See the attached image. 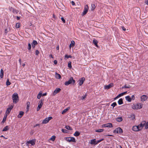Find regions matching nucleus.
<instances>
[{"label": "nucleus", "instance_id": "7", "mask_svg": "<svg viewBox=\"0 0 148 148\" xmlns=\"http://www.w3.org/2000/svg\"><path fill=\"white\" fill-rule=\"evenodd\" d=\"M44 101V99H42L40 100L38 102V111L41 108L42 106L43 105V102Z\"/></svg>", "mask_w": 148, "mask_h": 148}, {"label": "nucleus", "instance_id": "38", "mask_svg": "<svg viewBox=\"0 0 148 148\" xmlns=\"http://www.w3.org/2000/svg\"><path fill=\"white\" fill-rule=\"evenodd\" d=\"M56 77L57 78H58V79H60L61 78V76L60 75V74L57 73H56Z\"/></svg>", "mask_w": 148, "mask_h": 148}, {"label": "nucleus", "instance_id": "20", "mask_svg": "<svg viewBox=\"0 0 148 148\" xmlns=\"http://www.w3.org/2000/svg\"><path fill=\"white\" fill-rule=\"evenodd\" d=\"M96 140L95 139H92L90 140V144H91L95 145H96Z\"/></svg>", "mask_w": 148, "mask_h": 148}, {"label": "nucleus", "instance_id": "3", "mask_svg": "<svg viewBox=\"0 0 148 148\" xmlns=\"http://www.w3.org/2000/svg\"><path fill=\"white\" fill-rule=\"evenodd\" d=\"M75 82V81L73 79V78L71 77L68 81H66L65 82L64 84L65 85H68L72 83L74 84Z\"/></svg>", "mask_w": 148, "mask_h": 148}, {"label": "nucleus", "instance_id": "58", "mask_svg": "<svg viewBox=\"0 0 148 148\" xmlns=\"http://www.w3.org/2000/svg\"><path fill=\"white\" fill-rule=\"evenodd\" d=\"M127 93V91H126V92H122V93H123V95H124Z\"/></svg>", "mask_w": 148, "mask_h": 148}, {"label": "nucleus", "instance_id": "52", "mask_svg": "<svg viewBox=\"0 0 148 148\" xmlns=\"http://www.w3.org/2000/svg\"><path fill=\"white\" fill-rule=\"evenodd\" d=\"M123 88H129V87L127 86L126 85H125L123 87Z\"/></svg>", "mask_w": 148, "mask_h": 148}, {"label": "nucleus", "instance_id": "10", "mask_svg": "<svg viewBox=\"0 0 148 148\" xmlns=\"http://www.w3.org/2000/svg\"><path fill=\"white\" fill-rule=\"evenodd\" d=\"M88 5H86L84 7V11L82 14V15L84 16L86 14L88 11Z\"/></svg>", "mask_w": 148, "mask_h": 148}, {"label": "nucleus", "instance_id": "41", "mask_svg": "<svg viewBox=\"0 0 148 148\" xmlns=\"http://www.w3.org/2000/svg\"><path fill=\"white\" fill-rule=\"evenodd\" d=\"M103 139H102L100 140H97V141H96V144L97 145V144L99 143L100 142H101L103 141Z\"/></svg>", "mask_w": 148, "mask_h": 148}, {"label": "nucleus", "instance_id": "14", "mask_svg": "<svg viewBox=\"0 0 148 148\" xmlns=\"http://www.w3.org/2000/svg\"><path fill=\"white\" fill-rule=\"evenodd\" d=\"M85 80V79L84 77H82L78 81L79 84V86H81L84 83V82Z\"/></svg>", "mask_w": 148, "mask_h": 148}, {"label": "nucleus", "instance_id": "25", "mask_svg": "<svg viewBox=\"0 0 148 148\" xmlns=\"http://www.w3.org/2000/svg\"><path fill=\"white\" fill-rule=\"evenodd\" d=\"M42 91H40L39 92V94L38 95V99H39L42 96Z\"/></svg>", "mask_w": 148, "mask_h": 148}, {"label": "nucleus", "instance_id": "9", "mask_svg": "<svg viewBox=\"0 0 148 148\" xmlns=\"http://www.w3.org/2000/svg\"><path fill=\"white\" fill-rule=\"evenodd\" d=\"M145 121H142L140 124L137 125L138 128V129L140 131L142 129L143 127L145 125Z\"/></svg>", "mask_w": 148, "mask_h": 148}, {"label": "nucleus", "instance_id": "15", "mask_svg": "<svg viewBox=\"0 0 148 148\" xmlns=\"http://www.w3.org/2000/svg\"><path fill=\"white\" fill-rule=\"evenodd\" d=\"M102 127H113V125L111 123H108L103 125Z\"/></svg>", "mask_w": 148, "mask_h": 148}, {"label": "nucleus", "instance_id": "46", "mask_svg": "<svg viewBox=\"0 0 148 148\" xmlns=\"http://www.w3.org/2000/svg\"><path fill=\"white\" fill-rule=\"evenodd\" d=\"M31 46L30 43H29L28 44V49L29 50H30L31 49Z\"/></svg>", "mask_w": 148, "mask_h": 148}, {"label": "nucleus", "instance_id": "39", "mask_svg": "<svg viewBox=\"0 0 148 148\" xmlns=\"http://www.w3.org/2000/svg\"><path fill=\"white\" fill-rule=\"evenodd\" d=\"M11 84L9 80L8 79H7L6 82V84L7 86L10 85Z\"/></svg>", "mask_w": 148, "mask_h": 148}, {"label": "nucleus", "instance_id": "5", "mask_svg": "<svg viewBox=\"0 0 148 148\" xmlns=\"http://www.w3.org/2000/svg\"><path fill=\"white\" fill-rule=\"evenodd\" d=\"M13 107V106L12 105H10L8 106V108H7L5 112V114L7 115H8L10 114L11 111Z\"/></svg>", "mask_w": 148, "mask_h": 148}, {"label": "nucleus", "instance_id": "29", "mask_svg": "<svg viewBox=\"0 0 148 148\" xmlns=\"http://www.w3.org/2000/svg\"><path fill=\"white\" fill-rule=\"evenodd\" d=\"M30 105V103L29 102H27V110L26 111L27 112L29 110Z\"/></svg>", "mask_w": 148, "mask_h": 148}, {"label": "nucleus", "instance_id": "4", "mask_svg": "<svg viewBox=\"0 0 148 148\" xmlns=\"http://www.w3.org/2000/svg\"><path fill=\"white\" fill-rule=\"evenodd\" d=\"M65 140L69 142H73L75 143L76 142L75 138L73 137H66Z\"/></svg>", "mask_w": 148, "mask_h": 148}, {"label": "nucleus", "instance_id": "55", "mask_svg": "<svg viewBox=\"0 0 148 148\" xmlns=\"http://www.w3.org/2000/svg\"><path fill=\"white\" fill-rule=\"evenodd\" d=\"M54 63L55 64H57V61L56 60H54Z\"/></svg>", "mask_w": 148, "mask_h": 148}, {"label": "nucleus", "instance_id": "17", "mask_svg": "<svg viewBox=\"0 0 148 148\" xmlns=\"http://www.w3.org/2000/svg\"><path fill=\"white\" fill-rule=\"evenodd\" d=\"M113 83H110L108 85H105L104 86V88L106 89H108L113 86Z\"/></svg>", "mask_w": 148, "mask_h": 148}, {"label": "nucleus", "instance_id": "47", "mask_svg": "<svg viewBox=\"0 0 148 148\" xmlns=\"http://www.w3.org/2000/svg\"><path fill=\"white\" fill-rule=\"evenodd\" d=\"M61 19L64 23H65V20L64 19L63 17H62L61 18Z\"/></svg>", "mask_w": 148, "mask_h": 148}, {"label": "nucleus", "instance_id": "40", "mask_svg": "<svg viewBox=\"0 0 148 148\" xmlns=\"http://www.w3.org/2000/svg\"><path fill=\"white\" fill-rule=\"evenodd\" d=\"M116 105H117V104H116V102H114L111 104V106H112L113 108L114 107H115Z\"/></svg>", "mask_w": 148, "mask_h": 148}, {"label": "nucleus", "instance_id": "12", "mask_svg": "<svg viewBox=\"0 0 148 148\" xmlns=\"http://www.w3.org/2000/svg\"><path fill=\"white\" fill-rule=\"evenodd\" d=\"M52 119V117L50 116L46 118L42 121V123L43 124H46L49 121Z\"/></svg>", "mask_w": 148, "mask_h": 148}, {"label": "nucleus", "instance_id": "18", "mask_svg": "<svg viewBox=\"0 0 148 148\" xmlns=\"http://www.w3.org/2000/svg\"><path fill=\"white\" fill-rule=\"evenodd\" d=\"M132 130L133 131H134L137 132L140 131L138 128V127L137 126H133L132 128Z\"/></svg>", "mask_w": 148, "mask_h": 148}, {"label": "nucleus", "instance_id": "48", "mask_svg": "<svg viewBox=\"0 0 148 148\" xmlns=\"http://www.w3.org/2000/svg\"><path fill=\"white\" fill-rule=\"evenodd\" d=\"M132 100H134L135 99V96L134 95H132L131 98Z\"/></svg>", "mask_w": 148, "mask_h": 148}, {"label": "nucleus", "instance_id": "33", "mask_svg": "<svg viewBox=\"0 0 148 148\" xmlns=\"http://www.w3.org/2000/svg\"><path fill=\"white\" fill-rule=\"evenodd\" d=\"M65 128L66 129L69 130H72V128L69 125L66 126L65 127Z\"/></svg>", "mask_w": 148, "mask_h": 148}, {"label": "nucleus", "instance_id": "61", "mask_svg": "<svg viewBox=\"0 0 148 148\" xmlns=\"http://www.w3.org/2000/svg\"><path fill=\"white\" fill-rule=\"evenodd\" d=\"M16 17H17V20H19V19H20V17H18V16H17Z\"/></svg>", "mask_w": 148, "mask_h": 148}, {"label": "nucleus", "instance_id": "44", "mask_svg": "<svg viewBox=\"0 0 148 148\" xmlns=\"http://www.w3.org/2000/svg\"><path fill=\"white\" fill-rule=\"evenodd\" d=\"M145 129H147L148 128V121L147 123H145Z\"/></svg>", "mask_w": 148, "mask_h": 148}, {"label": "nucleus", "instance_id": "57", "mask_svg": "<svg viewBox=\"0 0 148 148\" xmlns=\"http://www.w3.org/2000/svg\"><path fill=\"white\" fill-rule=\"evenodd\" d=\"M47 95V93H43L42 94V96H46Z\"/></svg>", "mask_w": 148, "mask_h": 148}, {"label": "nucleus", "instance_id": "23", "mask_svg": "<svg viewBox=\"0 0 148 148\" xmlns=\"http://www.w3.org/2000/svg\"><path fill=\"white\" fill-rule=\"evenodd\" d=\"M24 114V112L22 111H20L19 114L18 116V118H21L22 117Z\"/></svg>", "mask_w": 148, "mask_h": 148}, {"label": "nucleus", "instance_id": "54", "mask_svg": "<svg viewBox=\"0 0 148 148\" xmlns=\"http://www.w3.org/2000/svg\"><path fill=\"white\" fill-rule=\"evenodd\" d=\"M71 3L72 5H75V2L73 1H72L71 2Z\"/></svg>", "mask_w": 148, "mask_h": 148}, {"label": "nucleus", "instance_id": "64", "mask_svg": "<svg viewBox=\"0 0 148 148\" xmlns=\"http://www.w3.org/2000/svg\"><path fill=\"white\" fill-rule=\"evenodd\" d=\"M19 62L20 63L21 62V59H19Z\"/></svg>", "mask_w": 148, "mask_h": 148}, {"label": "nucleus", "instance_id": "51", "mask_svg": "<svg viewBox=\"0 0 148 148\" xmlns=\"http://www.w3.org/2000/svg\"><path fill=\"white\" fill-rule=\"evenodd\" d=\"M123 95V93H121L120 94L118 95V97H121V96Z\"/></svg>", "mask_w": 148, "mask_h": 148}, {"label": "nucleus", "instance_id": "42", "mask_svg": "<svg viewBox=\"0 0 148 148\" xmlns=\"http://www.w3.org/2000/svg\"><path fill=\"white\" fill-rule=\"evenodd\" d=\"M103 130V129H99L97 130H96V132H102Z\"/></svg>", "mask_w": 148, "mask_h": 148}, {"label": "nucleus", "instance_id": "56", "mask_svg": "<svg viewBox=\"0 0 148 148\" xmlns=\"http://www.w3.org/2000/svg\"><path fill=\"white\" fill-rule=\"evenodd\" d=\"M145 3L147 5H148V0L147 1H145Z\"/></svg>", "mask_w": 148, "mask_h": 148}, {"label": "nucleus", "instance_id": "6", "mask_svg": "<svg viewBox=\"0 0 148 148\" xmlns=\"http://www.w3.org/2000/svg\"><path fill=\"white\" fill-rule=\"evenodd\" d=\"M35 143V140H31L27 141L26 144L27 146H29L34 145Z\"/></svg>", "mask_w": 148, "mask_h": 148}, {"label": "nucleus", "instance_id": "60", "mask_svg": "<svg viewBox=\"0 0 148 148\" xmlns=\"http://www.w3.org/2000/svg\"><path fill=\"white\" fill-rule=\"evenodd\" d=\"M56 49L57 50H58L59 49V46H58L56 47Z\"/></svg>", "mask_w": 148, "mask_h": 148}, {"label": "nucleus", "instance_id": "34", "mask_svg": "<svg viewBox=\"0 0 148 148\" xmlns=\"http://www.w3.org/2000/svg\"><path fill=\"white\" fill-rule=\"evenodd\" d=\"M68 67L70 69H71L72 68L71 62L70 61H69L68 64Z\"/></svg>", "mask_w": 148, "mask_h": 148}, {"label": "nucleus", "instance_id": "8", "mask_svg": "<svg viewBox=\"0 0 148 148\" xmlns=\"http://www.w3.org/2000/svg\"><path fill=\"white\" fill-rule=\"evenodd\" d=\"M128 118L133 122H134L136 120L135 115L134 114H130L128 116Z\"/></svg>", "mask_w": 148, "mask_h": 148}, {"label": "nucleus", "instance_id": "53", "mask_svg": "<svg viewBox=\"0 0 148 148\" xmlns=\"http://www.w3.org/2000/svg\"><path fill=\"white\" fill-rule=\"evenodd\" d=\"M82 99L83 100L84 99H85L86 98V95H84V96H82Z\"/></svg>", "mask_w": 148, "mask_h": 148}, {"label": "nucleus", "instance_id": "13", "mask_svg": "<svg viewBox=\"0 0 148 148\" xmlns=\"http://www.w3.org/2000/svg\"><path fill=\"white\" fill-rule=\"evenodd\" d=\"M148 98L147 96L146 95H143L140 97V100L142 102H144Z\"/></svg>", "mask_w": 148, "mask_h": 148}, {"label": "nucleus", "instance_id": "19", "mask_svg": "<svg viewBox=\"0 0 148 148\" xmlns=\"http://www.w3.org/2000/svg\"><path fill=\"white\" fill-rule=\"evenodd\" d=\"M37 45V42L36 40H34L32 44V48H34L35 46Z\"/></svg>", "mask_w": 148, "mask_h": 148}, {"label": "nucleus", "instance_id": "28", "mask_svg": "<svg viewBox=\"0 0 148 148\" xmlns=\"http://www.w3.org/2000/svg\"><path fill=\"white\" fill-rule=\"evenodd\" d=\"M3 75V70L1 69L0 71V76L1 78H2Z\"/></svg>", "mask_w": 148, "mask_h": 148}, {"label": "nucleus", "instance_id": "22", "mask_svg": "<svg viewBox=\"0 0 148 148\" xmlns=\"http://www.w3.org/2000/svg\"><path fill=\"white\" fill-rule=\"evenodd\" d=\"M75 44V42L73 40L72 41L69 46L70 49H71L72 47H73L74 46Z\"/></svg>", "mask_w": 148, "mask_h": 148}, {"label": "nucleus", "instance_id": "11", "mask_svg": "<svg viewBox=\"0 0 148 148\" xmlns=\"http://www.w3.org/2000/svg\"><path fill=\"white\" fill-rule=\"evenodd\" d=\"M123 132L122 130L120 127H118L114 131L115 133H122Z\"/></svg>", "mask_w": 148, "mask_h": 148}, {"label": "nucleus", "instance_id": "32", "mask_svg": "<svg viewBox=\"0 0 148 148\" xmlns=\"http://www.w3.org/2000/svg\"><path fill=\"white\" fill-rule=\"evenodd\" d=\"M116 120L117 121L120 122L123 120V119L122 117H120L116 119Z\"/></svg>", "mask_w": 148, "mask_h": 148}, {"label": "nucleus", "instance_id": "45", "mask_svg": "<svg viewBox=\"0 0 148 148\" xmlns=\"http://www.w3.org/2000/svg\"><path fill=\"white\" fill-rule=\"evenodd\" d=\"M71 57H72V56L70 55L68 56L67 55H66L65 56L64 58H71Z\"/></svg>", "mask_w": 148, "mask_h": 148}, {"label": "nucleus", "instance_id": "59", "mask_svg": "<svg viewBox=\"0 0 148 148\" xmlns=\"http://www.w3.org/2000/svg\"><path fill=\"white\" fill-rule=\"evenodd\" d=\"M119 98V97H118V95L116 97H115L114 99V100H116L118 98Z\"/></svg>", "mask_w": 148, "mask_h": 148}, {"label": "nucleus", "instance_id": "16", "mask_svg": "<svg viewBox=\"0 0 148 148\" xmlns=\"http://www.w3.org/2000/svg\"><path fill=\"white\" fill-rule=\"evenodd\" d=\"M61 89L59 88H57L53 92V95L54 96L56 94L60 92Z\"/></svg>", "mask_w": 148, "mask_h": 148}, {"label": "nucleus", "instance_id": "30", "mask_svg": "<svg viewBox=\"0 0 148 148\" xmlns=\"http://www.w3.org/2000/svg\"><path fill=\"white\" fill-rule=\"evenodd\" d=\"M9 127L8 126H7L5 127L3 130V131H6L8 130Z\"/></svg>", "mask_w": 148, "mask_h": 148}, {"label": "nucleus", "instance_id": "1", "mask_svg": "<svg viewBox=\"0 0 148 148\" xmlns=\"http://www.w3.org/2000/svg\"><path fill=\"white\" fill-rule=\"evenodd\" d=\"M12 99L14 103H16L18 102L19 98L18 95L17 93L15 92L12 95Z\"/></svg>", "mask_w": 148, "mask_h": 148}, {"label": "nucleus", "instance_id": "37", "mask_svg": "<svg viewBox=\"0 0 148 148\" xmlns=\"http://www.w3.org/2000/svg\"><path fill=\"white\" fill-rule=\"evenodd\" d=\"M93 43L96 46H97V43L98 42V41L95 40H94L93 41Z\"/></svg>", "mask_w": 148, "mask_h": 148}, {"label": "nucleus", "instance_id": "24", "mask_svg": "<svg viewBox=\"0 0 148 148\" xmlns=\"http://www.w3.org/2000/svg\"><path fill=\"white\" fill-rule=\"evenodd\" d=\"M70 108L69 107H67V108H66V109H64L63 111H62V114H64Z\"/></svg>", "mask_w": 148, "mask_h": 148}, {"label": "nucleus", "instance_id": "2", "mask_svg": "<svg viewBox=\"0 0 148 148\" xmlns=\"http://www.w3.org/2000/svg\"><path fill=\"white\" fill-rule=\"evenodd\" d=\"M143 105V104L141 103H138L133 106L132 107V108L133 109H140L142 108Z\"/></svg>", "mask_w": 148, "mask_h": 148}, {"label": "nucleus", "instance_id": "27", "mask_svg": "<svg viewBox=\"0 0 148 148\" xmlns=\"http://www.w3.org/2000/svg\"><path fill=\"white\" fill-rule=\"evenodd\" d=\"M80 134V133L78 131H76L75 132L74 134L73 135L74 136H78Z\"/></svg>", "mask_w": 148, "mask_h": 148}, {"label": "nucleus", "instance_id": "31", "mask_svg": "<svg viewBox=\"0 0 148 148\" xmlns=\"http://www.w3.org/2000/svg\"><path fill=\"white\" fill-rule=\"evenodd\" d=\"M56 138V137L55 136H52L49 139V140L54 141L55 140Z\"/></svg>", "mask_w": 148, "mask_h": 148}, {"label": "nucleus", "instance_id": "43", "mask_svg": "<svg viewBox=\"0 0 148 148\" xmlns=\"http://www.w3.org/2000/svg\"><path fill=\"white\" fill-rule=\"evenodd\" d=\"M20 26V24L19 23H17L16 24V28H19Z\"/></svg>", "mask_w": 148, "mask_h": 148}, {"label": "nucleus", "instance_id": "21", "mask_svg": "<svg viewBox=\"0 0 148 148\" xmlns=\"http://www.w3.org/2000/svg\"><path fill=\"white\" fill-rule=\"evenodd\" d=\"M126 100L129 102H131L132 101V99L130 96H128L125 97Z\"/></svg>", "mask_w": 148, "mask_h": 148}, {"label": "nucleus", "instance_id": "62", "mask_svg": "<svg viewBox=\"0 0 148 148\" xmlns=\"http://www.w3.org/2000/svg\"><path fill=\"white\" fill-rule=\"evenodd\" d=\"M1 137H3L5 139H7V138H5L4 136H3V135H2L1 136Z\"/></svg>", "mask_w": 148, "mask_h": 148}, {"label": "nucleus", "instance_id": "26", "mask_svg": "<svg viewBox=\"0 0 148 148\" xmlns=\"http://www.w3.org/2000/svg\"><path fill=\"white\" fill-rule=\"evenodd\" d=\"M118 103L119 105H121L123 103V99L122 98L119 99L118 101Z\"/></svg>", "mask_w": 148, "mask_h": 148}, {"label": "nucleus", "instance_id": "35", "mask_svg": "<svg viewBox=\"0 0 148 148\" xmlns=\"http://www.w3.org/2000/svg\"><path fill=\"white\" fill-rule=\"evenodd\" d=\"M7 116H8V115H7V114H5L4 116L3 117V120L2 121V122H4V121H6Z\"/></svg>", "mask_w": 148, "mask_h": 148}, {"label": "nucleus", "instance_id": "63", "mask_svg": "<svg viewBox=\"0 0 148 148\" xmlns=\"http://www.w3.org/2000/svg\"><path fill=\"white\" fill-rule=\"evenodd\" d=\"M36 55H37V50H36Z\"/></svg>", "mask_w": 148, "mask_h": 148}, {"label": "nucleus", "instance_id": "50", "mask_svg": "<svg viewBox=\"0 0 148 148\" xmlns=\"http://www.w3.org/2000/svg\"><path fill=\"white\" fill-rule=\"evenodd\" d=\"M62 132L63 133H66V130L64 129H62Z\"/></svg>", "mask_w": 148, "mask_h": 148}, {"label": "nucleus", "instance_id": "49", "mask_svg": "<svg viewBox=\"0 0 148 148\" xmlns=\"http://www.w3.org/2000/svg\"><path fill=\"white\" fill-rule=\"evenodd\" d=\"M121 28L122 30L124 31H125L126 30L124 26H121Z\"/></svg>", "mask_w": 148, "mask_h": 148}, {"label": "nucleus", "instance_id": "36", "mask_svg": "<svg viewBox=\"0 0 148 148\" xmlns=\"http://www.w3.org/2000/svg\"><path fill=\"white\" fill-rule=\"evenodd\" d=\"M95 6L94 4H91V10H94L95 9Z\"/></svg>", "mask_w": 148, "mask_h": 148}]
</instances>
